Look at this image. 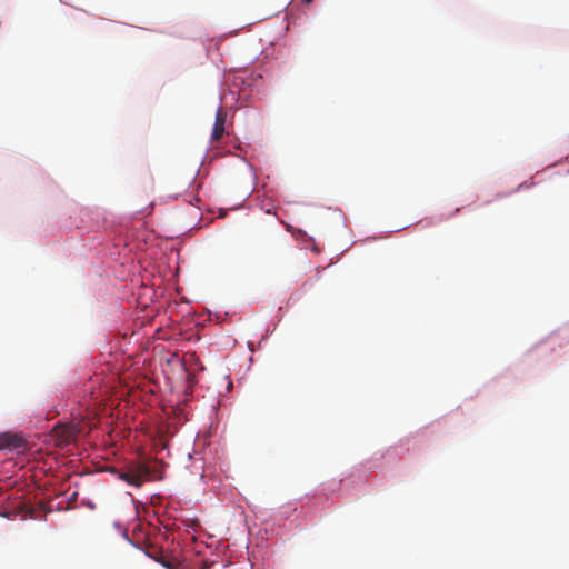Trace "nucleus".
Here are the masks:
<instances>
[{
	"label": "nucleus",
	"mask_w": 569,
	"mask_h": 569,
	"mask_svg": "<svg viewBox=\"0 0 569 569\" xmlns=\"http://www.w3.org/2000/svg\"><path fill=\"white\" fill-rule=\"evenodd\" d=\"M154 466L148 462H131L118 471L119 478L130 486L140 488L144 481L154 479Z\"/></svg>",
	"instance_id": "1"
},
{
	"label": "nucleus",
	"mask_w": 569,
	"mask_h": 569,
	"mask_svg": "<svg viewBox=\"0 0 569 569\" xmlns=\"http://www.w3.org/2000/svg\"><path fill=\"white\" fill-rule=\"evenodd\" d=\"M81 430L80 423H61L52 429L51 438L57 447L63 448L74 442Z\"/></svg>",
	"instance_id": "2"
},
{
	"label": "nucleus",
	"mask_w": 569,
	"mask_h": 569,
	"mask_svg": "<svg viewBox=\"0 0 569 569\" xmlns=\"http://www.w3.org/2000/svg\"><path fill=\"white\" fill-rule=\"evenodd\" d=\"M27 448L24 438L14 432L0 433V450L14 451L17 453L23 452Z\"/></svg>",
	"instance_id": "3"
},
{
	"label": "nucleus",
	"mask_w": 569,
	"mask_h": 569,
	"mask_svg": "<svg viewBox=\"0 0 569 569\" xmlns=\"http://www.w3.org/2000/svg\"><path fill=\"white\" fill-rule=\"evenodd\" d=\"M224 126H226V113L220 108V109H218V111L216 113V121H214V126H213V129L211 132L212 141H219L223 137Z\"/></svg>",
	"instance_id": "4"
},
{
	"label": "nucleus",
	"mask_w": 569,
	"mask_h": 569,
	"mask_svg": "<svg viewBox=\"0 0 569 569\" xmlns=\"http://www.w3.org/2000/svg\"><path fill=\"white\" fill-rule=\"evenodd\" d=\"M312 1H313V0H301V2H302V3H305V4H309V3H311Z\"/></svg>",
	"instance_id": "5"
}]
</instances>
